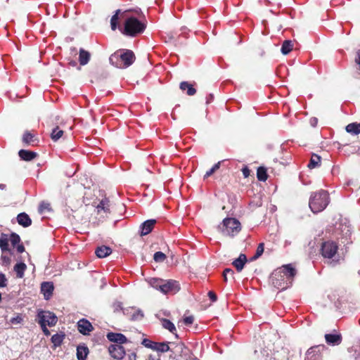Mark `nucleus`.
I'll use <instances>...</instances> for the list:
<instances>
[{"instance_id": "obj_1", "label": "nucleus", "mask_w": 360, "mask_h": 360, "mask_svg": "<svg viewBox=\"0 0 360 360\" xmlns=\"http://www.w3.org/2000/svg\"><path fill=\"white\" fill-rule=\"evenodd\" d=\"M296 273V269L292 264L283 265L273 272L271 276L272 284L278 289H287L292 285Z\"/></svg>"}, {"instance_id": "obj_2", "label": "nucleus", "mask_w": 360, "mask_h": 360, "mask_svg": "<svg viewBox=\"0 0 360 360\" xmlns=\"http://www.w3.org/2000/svg\"><path fill=\"white\" fill-rule=\"evenodd\" d=\"M146 281L150 286L160 291L163 294H175L180 290L179 283L174 280L148 278L146 279Z\"/></svg>"}, {"instance_id": "obj_3", "label": "nucleus", "mask_w": 360, "mask_h": 360, "mask_svg": "<svg viewBox=\"0 0 360 360\" xmlns=\"http://www.w3.org/2000/svg\"><path fill=\"white\" fill-rule=\"evenodd\" d=\"M127 13L128 11H125L122 13V18H125L124 27L123 30L120 28L122 32L130 37L142 33L146 28L145 24L134 17H129Z\"/></svg>"}, {"instance_id": "obj_4", "label": "nucleus", "mask_w": 360, "mask_h": 360, "mask_svg": "<svg viewBox=\"0 0 360 360\" xmlns=\"http://www.w3.org/2000/svg\"><path fill=\"white\" fill-rule=\"evenodd\" d=\"M135 60L134 53L130 50L116 51L110 56V63L118 68H125L130 66Z\"/></svg>"}, {"instance_id": "obj_5", "label": "nucleus", "mask_w": 360, "mask_h": 360, "mask_svg": "<svg viewBox=\"0 0 360 360\" xmlns=\"http://www.w3.org/2000/svg\"><path fill=\"white\" fill-rule=\"evenodd\" d=\"M329 202L330 199L328 192L321 190L311 194L309 205L314 213H319L325 210Z\"/></svg>"}, {"instance_id": "obj_6", "label": "nucleus", "mask_w": 360, "mask_h": 360, "mask_svg": "<svg viewBox=\"0 0 360 360\" xmlns=\"http://www.w3.org/2000/svg\"><path fill=\"white\" fill-rule=\"evenodd\" d=\"M240 230V222L234 218H226L224 219L221 233L224 236H234Z\"/></svg>"}, {"instance_id": "obj_7", "label": "nucleus", "mask_w": 360, "mask_h": 360, "mask_svg": "<svg viewBox=\"0 0 360 360\" xmlns=\"http://www.w3.org/2000/svg\"><path fill=\"white\" fill-rule=\"evenodd\" d=\"M38 323L39 325L45 324L49 327L54 326L58 321L57 316L49 311H39L37 314Z\"/></svg>"}, {"instance_id": "obj_8", "label": "nucleus", "mask_w": 360, "mask_h": 360, "mask_svg": "<svg viewBox=\"0 0 360 360\" xmlns=\"http://www.w3.org/2000/svg\"><path fill=\"white\" fill-rule=\"evenodd\" d=\"M338 246L334 241H326L321 245V255L325 258H333L338 252Z\"/></svg>"}, {"instance_id": "obj_9", "label": "nucleus", "mask_w": 360, "mask_h": 360, "mask_svg": "<svg viewBox=\"0 0 360 360\" xmlns=\"http://www.w3.org/2000/svg\"><path fill=\"white\" fill-rule=\"evenodd\" d=\"M108 351L115 359H122L125 356V349L123 346L120 345H111L108 347Z\"/></svg>"}, {"instance_id": "obj_10", "label": "nucleus", "mask_w": 360, "mask_h": 360, "mask_svg": "<svg viewBox=\"0 0 360 360\" xmlns=\"http://www.w3.org/2000/svg\"><path fill=\"white\" fill-rule=\"evenodd\" d=\"M77 328L78 330L83 335H87L93 330L91 323L84 319L77 322Z\"/></svg>"}, {"instance_id": "obj_11", "label": "nucleus", "mask_w": 360, "mask_h": 360, "mask_svg": "<svg viewBox=\"0 0 360 360\" xmlns=\"http://www.w3.org/2000/svg\"><path fill=\"white\" fill-rule=\"evenodd\" d=\"M107 338L112 342L117 343L116 345H121L122 344L127 342V338L122 333H108L107 334Z\"/></svg>"}, {"instance_id": "obj_12", "label": "nucleus", "mask_w": 360, "mask_h": 360, "mask_svg": "<svg viewBox=\"0 0 360 360\" xmlns=\"http://www.w3.org/2000/svg\"><path fill=\"white\" fill-rule=\"evenodd\" d=\"M326 342L330 345H339L342 342V336L340 333H330L325 335Z\"/></svg>"}, {"instance_id": "obj_13", "label": "nucleus", "mask_w": 360, "mask_h": 360, "mask_svg": "<svg viewBox=\"0 0 360 360\" xmlns=\"http://www.w3.org/2000/svg\"><path fill=\"white\" fill-rule=\"evenodd\" d=\"M155 223V219H149L144 221L141 226V235L146 236L150 233Z\"/></svg>"}, {"instance_id": "obj_14", "label": "nucleus", "mask_w": 360, "mask_h": 360, "mask_svg": "<svg viewBox=\"0 0 360 360\" xmlns=\"http://www.w3.org/2000/svg\"><path fill=\"white\" fill-rule=\"evenodd\" d=\"M53 291V285L51 282H44L41 285V292L43 293L44 298L49 300L52 295Z\"/></svg>"}, {"instance_id": "obj_15", "label": "nucleus", "mask_w": 360, "mask_h": 360, "mask_svg": "<svg viewBox=\"0 0 360 360\" xmlns=\"http://www.w3.org/2000/svg\"><path fill=\"white\" fill-rule=\"evenodd\" d=\"M18 223L23 227H28L32 224V220L25 212L20 213L17 216Z\"/></svg>"}, {"instance_id": "obj_16", "label": "nucleus", "mask_w": 360, "mask_h": 360, "mask_svg": "<svg viewBox=\"0 0 360 360\" xmlns=\"http://www.w3.org/2000/svg\"><path fill=\"white\" fill-rule=\"evenodd\" d=\"M91 58V54L89 51L80 49H79V62L81 65H86Z\"/></svg>"}, {"instance_id": "obj_17", "label": "nucleus", "mask_w": 360, "mask_h": 360, "mask_svg": "<svg viewBox=\"0 0 360 360\" xmlns=\"http://www.w3.org/2000/svg\"><path fill=\"white\" fill-rule=\"evenodd\" d=\"M162 326L165 329L168 330L170 333L175 335V337L177 338L178 335L176 334V329L174 324L171 322L169 320L166 319H161Z\"/></svg>"}, {"instance_id": "obj_18", "label": "nucleus", "mask_w": 360, "mask_h": 360, "mask_svg": "<svg viewBox=\"0 0 360 360\" xmlns=\"http://www.w3.org/2000/svg\"><path fill=\"white\" fill-rule=\"evenodd\" d=\"M247 262L246 256L243 254H240L238 258L233 262V265L236 268L238 271H240Z\"/></svg>"}, {"instance_id": "obj_19", "label": "nucleus", "mask_w": 360, "mask_h": 360, "mask_svg": "<svg viewBox=\"0 0 360 360\" xmlns=\"http://www.w3.org/2000/svg\"><path fill=\"white\" fill-rule=\"evenodd\" d=\"M18 155L22 160L25 161H30L37 156L36 153L26 150H20Z\"/></svg>"}, {"instance_id": "obj_20", "label": "nucleus", "mask_w": 360, "mask_h": 360, "mask_svg": "<svg viewBox=\"0 0 360 360\" xmlns=\"http://www.w3.org/2000/svg\"><path fill=\"white\" fill-rule=\"evenodd\" d=\"M112 252L111 249L109 247L103 245L97 248L96 250V254L99 258H104L108 255H110Z\"/></svg>"}, {"instance_id": "obj_21", "label": "nucleus", "mask_w": 360, "mask_h": 360, "mask_svg": "<svg viewBox=\"0 0 360 360\" xmlns=\"http://www.w3.org/2000/svg\"><path fill=\"white\" fill-rule=\"evenodd\" d=\"M89 349L84 345H79L77 348V356L78 360H86Z\"/></svg>"}, {"instance_id": "obj_22", "label": "nucleus", "mask_w": 360, "mask_h": 360, "mask_svg": "<svg viewBox=\"0 0 360 360\" xmlns=\"http://www.w3.org/2000/svg\"><path fill=\"white\" fill-rule=\"evenodd\" d=\"M98 213L103 212L105 214L109 212V200L107 199L102 200L100 203L96 206Z\"/></svg>"}, {"instance_id": "obj_23", "label": "nucleus", "mask_w": 360, "mask_h": 360, "mask_svg": "<svg viewBox=\"0 0 360 360\" xmlns=\"http://www.w3.org/2000/svg\"><path fill=\"white\" fill-rule=\"evenodd\" d=\"M180 89L182 91H187V94L188 96H193L195 94L196 90L193 87L192 84H189L187 82H182L180 84Z\"/></svg>"}, {"instance_id": "obj_24", "label": "nucleus", "mask_w": 360, "mask_h": 360, "mask_svg": "<svg viewBox=\"0 0 360 360\" xmlns=\"http://www.w3.org/2000/svg\"><path fill=\"white\" fill-rule=\"evenodd\" d=\"M65 338V334L63 333L55 334L51 338V342L54 347H59Z\"/></svg>"}, {"instance_id": "obj_25", "label": "nucleus", "mask_w": 360, "mask_h": 360, "mask_svg": "<svg viewBox=\"0 0 360 360\" xmlns=\"http://www.w3.org/2000/svg\"><path fill=\"white\" fill-rule=\"evenodd\" d=\"M293 49V44L290 40H285L283 41L281 46V53L283 55L288 54Z\"/></svg>"}, {"instance_id": "obj_26", "label": "nucleus", "mask_w": 360, "mask_h": 360, "mask_svg": "<svg viewBox=\"0 0 360 360\" xmlns=\"http://www.w3.org/2000/svg\"><path fill=\"white\" fill-rule=\"evenodd\" d=\"M27 266L25 263H18L14 266V271L16 273L17 277L22 278L24 276V272L26 269Z\"/></svg>"}, {"instance_id": "obj_27", "label": "nucleus", "mask_w": 360, "mask_h": 360, "mask_svg": "<svg viewBox=\"0 0 360 360\" xmlns=\"http://www.w3.org/2000/svg\"><path fill=\"white\" fill-rule=\"evenodd\" d=\"M346 131L352 134H359L360 133V124L351 123L346 127Z\"/></svg>"}, {"instance_id": "obj_28", "label": "nucleus", "mask_w": 360, "mask_h": 360, "mask_svg": "<svg viewBox=\"0 0 360 360\" xmlns=\"http://www.w3.org/2000/svg\"><path fill=\"white\" fill-rule=\"evenodd\" d=\"M321 163V157L316 154H313L311 155L310 162L308 165L309 168L314 169L320 166Z\"/></svg>"}, {"instance_id": "obj_29", "label": "nucleus", "mask_w": 360, "mask_h": 360, "mask_svg": "<svg viewBox=\"0 0 360 360\" xmlns=\"http://www.w3.org/2000/svg\"><path fill=\"white\" fill-rule=\"evenodd\" d=\"M153 349L157 352H166L169 350V346L166 342H155Z\"/></svg>"}, {"instance_id": "obj_30", "label": "nucleus", "mask_w": 360, "mask_h": 360, "mask_svg": "<svg viewBox=\"0 0 360 360\" xmlns=\"http://www.w3.org/2000/svg\"><path fill=\"white\" fill-rule=\"evenodd\" d=\"M63 134V131L59 128V127H56L53 129L51 133V138L53 141H57L60 138L62 137Z\"/></svg>"}, {"instance_id": "obj_31", "label": "nucleus", "mask_w": 360, "mask_h": 360, "mask_svg": "<svg viewBox=\"0 0 360 360\" xmlns=\"http://www.w3.org/2000/svg\"><path fill=\"white\" fill-rule=\"evenodd\" d=\"M257 179L259 181H264L267 179L266 170L264 167H260L257 171Z\"/></svg>"}, {"instance_id": "obj_32", "label": "nucleus", "mask_w": 360, "mask_h": 360, "mask_svg": "<svg viewBox=\"0 0 360 360\" xmlns=\"http://www.w3.org/2000/svg\"><path fill=\"white\" fill-rule=\"evenodd\" d=\"M120 12V10H117L115 13L112 16L110 20V27L112 30H115L117 27L118 25V14Z\"/></svg>"}, {"instance_id": "obj_33", "label": "nucleus", "mask_w": 360, "mask_h": 360, "mask_svg": "<svg viewBox=\"0 0 360 360\" xmlns=\"http://www.w3.org/2000/svg\"><path fill=\"white\" fill-rule=\"evenodd\" d=\"M8 238L6 236L0 237V248L2 252L8 250Z\"/></svg>"}, {"instance_id": "obj_34", "label": "nucleus", "mask_w": 360, "mask_h": 360, "mask_svg": "<svg viewBox=\"0 0 360 360\" xmlns=\"http://www.w3.org/2000/svg\"><path fill=\"white\" fill-rule=\"evenodd\" d=\"M34 136L29 131L25 132L22 136V141L26 144H31L34 142Z\"/></svg>"}, {"instance_id": "obj_35", "label": "nucleus", "mask_w": 360, "mask_h": 360, "mask_svg": "<svg viewBox=\"0 0 360 360\" xmlns=\"http://www.w3.org/2000/svg\"><path fill=\"white\" fill-rule=\"evenodd\" d=\"M143 317V314L140 309H134L131 319L133 321L140 320Z\"/></svg>"}, {"instance_id": "obj_36", "label": "nucleus", "mask_w": 360, "mask_h": 360, "mask_svg": "<svg viewBox=\"0 0 360 360\" xmlns=\"http://www.w3.org/2000/svg\"><path fill=\"white\" fill-rule=\"evenodd\" d=\"M219 167H220V162H218L210 170H208L205 173V174L204 176V179H207L209 176H210L213 173H214L217 169H219Z\"/></svg>"}, {"instance_id": "obj_37", "label": "nucleus", "mask_w": 360, "mask_h": 360, "mask_svg": "<svg viewBox=\"0 0 360 360\" xmlns=\"http://www.w3.org/2000/svg\"><path fill=\"white\" fill-rule=\"evenodd\" d=\"M153 258L156 262H162L166 259V255L162 252H157L154 254Z\"/></svg>"}, {"instance_id": "obj_38", "label": "nucleus", "mask_w": 360, "mask_h": 360, "mask_svg": "<svg viewBox=\"0 0 360 360\" xmlns=\"http://www.w3.org/2000/svg\"><path fill=\"white\" fill-rule=\"evenodd\" d=\"M23 321V317L20 314H18L15 317H13L10 319V323L13 325H18L22 323Z\"/></svg>"}, {"instance_id": "obj_39", "label": "nucleus", "mask_w": 360, "mask_h": 360, "mask_svg": "<svg viewBox=\"0 0 360 360\" xmlns=\"http://www.w3.org/2000/svg\"><path fill=\"white\" fill-rule=\"evenodd\" d=\"M11 244L13 245V246H15L16 245H18L20 241V236L16 234V233H12L10 236V238L8 239Z\"/></svg>"}, {"instance_id": "obj_40", "label": "nucleus", "mask_w": 360, "mask_h": 360, "mask_svg": "<svg viewBox=\"0 0 360 360\" xmlns=\"http://www.w3.org/2000/svg\"><path fill=\"white\" fill-rule=\"evenodd\" d=\"M233 274H234V272L232 269H226L223 273L224 281L226 282L228 281L229 277L233 278Z\"/></svg>"}, {"instance_id": "obj_41", "label": "nucleus", "mask_w": 360, "mask_h": 360, "mask_svg": "<svg viewBox=\"0 0 360 360\" xmlns=\"http://www.w3.org/2000/svg\"><path fill=\"white\" fill-rule=\"evenodd\" d=\"M264 244L263 243H259L257 248V250H256V253L255 255H254L253 258L254 259H257L258 257H259L264 252Z\"/></svg>"}, {"instance_id": "obj_42", "label": "nucleus", "mask_w": 360, "mask_h": 360, "mask_svg": "<svg viewBox=\"0 0 360 360\" xmlns=\"http://www.w3.org/2000/svg\"><path fill=\"white\" fill-rule=\"evenodd\" d=\"M312 352V349H310L307 351L305 360H320V356L319 354L311 356Z\"/></svg>"}, {"instance_id": "obj_43", "label": "nucleus", "mask_w": 360, "mask_h": 360, "mask_svg": "<svg viewBox=\"0 0 360 360\" xmlns=\"http://www.w3.org/2000/svg\"><path fill=\"white\" fill-rule=\"evenodd\" d=\"M7 278L4 274L0 272V288H4L7 285Z\"/></svg>"}, {"instance_id": "obj_44", "label": "nucleus", "mask_w": 360, "mask_h": 360, "mask_svg": "<svg viewBox=\"0 0 360 360\" xmlns=\"http://www.w3.org/2000/svg\"><path fill=\"white\" fill-rule=\"evenodd\" d=\"M50 205L48 202H42L39 205V210L41 213L50 210Z\"/></svg>"}, {"instance_id": "obj_45", "label": "nucleus", "mask_w": 360, "mask_h": 360, "mask_svg": "<svg viewBox=\"0 0 360 360\" xmlns=\"http://www.w3.org/2000/svg\"><path fill=\"white\" fill-rule=\"evenodd\" d=\"M155 344V342H152L148 339H144L142 341L143 345H144L146 347L150 348L152 349H153Z\"/></svg>"}, {"instance_id": "obj_46", "label": "nucleus", "mask_w": 360, "mask_h": 360, "mask_svg": "<svg viewBox=\"0 0 360 360\" xmlns=\"http://www.w3.org/2000/svg\"><path fill=\"white\" fill-rule=\"evenodd\" d=\"M183 321L186 325H191L193 323L194 318L192 316H189L185 317Z\"/></svg>"}, {"instance_id": "obj_47", "label": "nucleus", "mask_w": 360, "mask_h": 360, "mask_svg": "<svg viewBox=\"0 0 360 360\" xmlns=\"http://www.w3.org/2000/svg\"><path fill=\"white\" fill-rule=\"evenodd\" d=\"M208 297H210V299L214 302H216L217 300V295L212 292V291H209L208 292Z\"/></svg>"}, {"instance_id": "obj_48", "label": "nucleus", "mask_w": 360, "mask_h": 360, "mask_svg": "<svg viewBox=\"0 0 360 360\" xmlns=\"http://www.w3.org/2000/svg\"><path fill=\"white\" fill-rule=\"evenodd\" d=\"M42 329L43 333L45 335L49 336L50 335V331L47 328L48 326H45V324L40 325Z\"/></svg>"}, {"instance_id": "obj_49", "label": "nucleus", "mask_w": 360, "mask_h": 360, "mask_svg": "<svg viewBox=\"0 0 360 360\" xmlns=\"http://www.w3.org/2000/svg\"><path fill=\"white\" fill-rule=\"evenodd\" d=\"M242 172H243V174L244 176V177L247 178L250 176V169L248 168V167H244L242 169Z\"/></svg>"}, {"instance_id": "obj_50", "label": "nucleus", "mask_w": 360, "mask_h": 360, "mask_svg": "<svg viewBox=\"0 0 360 360\" xmlns=\"http://www.w3.org/2000/svg\"><path fill=\"white\" fill-rule=\"evenodd\" d=\"M355 62L358 65L359 68L360 69V51L356 53V56L355 58Z\"/></svg>"}, {"instance_id": "obj_51", "label": "nucleus", "mask_w": 360, "mask_h": 360, "mask_svg": "<svg viewBox=\"0 0 360 360\" xmlns=\"http://www.w3.org/2000/svg\"><path fill=\"white\" fill-rule=\"evenodd\" d=\"M16 248L18 252L22 253L25 251V248L22 244H18L16 245Z\"/></svg>"}, {"instance_id": "obj_52", "label": "nucleus", "mask_w": 360, "mask_h": 360, "mask_svg": "<svg viewBox=\"0 0 360 360\" xmlns=\"http://www.w3.org/2000/svg\"><path fill=\"white\" fill-rule=\"evenodd\" d=\"M147 360H160L159 357L153 355H149Z\"/></svg>"}, {"instance_id": "obj_53", "label": "nucleus", "mask_w": 360, "mask_h": 360, "mask_svg": "<svg viewBox=\"0 0 360 360\" xmlns=\"http://www.w3.org/2000/svg\"><path fill=\"white\" fill-rule=\"evenodd\" d=\"M310 122H311V124L314 127V126H316V124L317 123V119L315 117L311 118L310 120Z\"/></svg>"}, {"instance_id": "obj_54", "label": "nucleus", "mask_w": 360, "mask_h": 360, "mask_svg": "<svg viewBox=\"0 0 360 360\" xmlns=\"http://www.w3.org/2000/svg\"><path fill=\"white\" fill-rule=\"evenodd\" d=\"M356 360H360V352L356 354L355 357Z\"/></svg>"}, {"instance_id": "obj_55", "label": "nucleus", "mask_w": 360, "mask_h": 360, "mask_svg": "<svg viewBox=\"0 0 360 360\" xmlns=\"http://www.w3.org/2000/svg\"><path fill=\"white\" fill-rule=\"evenodd\" d=\"M6 188V185L5 184H0V189H4Z\"/></svg>"}, {"instance_id": "obj_56", "label": "nucleus", "mask_w": 360, "mask_h": 360, "mask_svg": "<svg viewBox=\"0 0 360 360\" xmlns=\"http://www.w3.org/2000/svg\"><path fill=\"white\" fill-rule=\"evenodd\" d=\"M2 259H4V261L5 262H8L9 261V259L8 258H6L5 256H2Z\"/></svg>"}, {"instance_id": "obj_57", "label": "nucleus", "mask_w": 360, "mask_h": 360, "mask_svg": "<svg viewBox=\"0 0 360 360\" xmlns=\"http://www.w3.org/2000/svg\"><path fill=\"white\" fill-rule=\"evenodd\" d=\"M1 300V294L0 293V301Z\"/></svg>"}]
</instances>
